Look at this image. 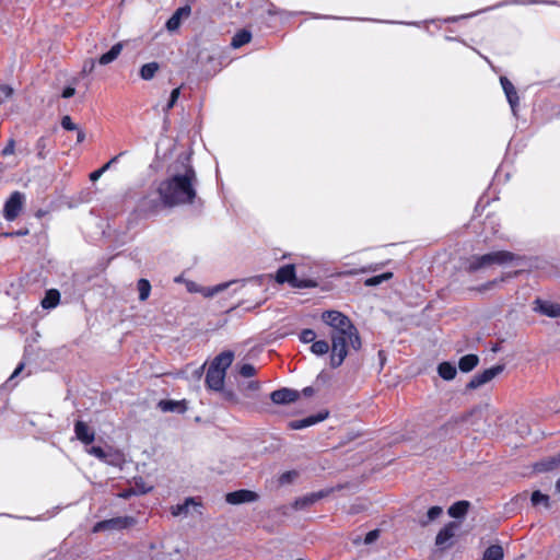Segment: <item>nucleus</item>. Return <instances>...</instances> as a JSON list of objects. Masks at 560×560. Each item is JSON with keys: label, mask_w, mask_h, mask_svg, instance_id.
<instances>
[{"label": "nucleus", "mask_w": 560, "mask_h": 560, "mask_svg": "<svg viewBox=\"0 0 560 560\" xmlns=\"http://www.w3.org/2000/svg\"><path fill=\"white\" fill-rule=\"evenodd\" d=\"M168 177L160 182L156 186V192L162 198L165 207H175L178 205L191 203L196 198V173L189 163V159L173 165L168 168Z\"/></svg>", "instance_id": "f257e3e1"}, {"label": "nucleus", "mask_w": 560, "mask_h": 560, "mask_svg": "<svg viewBox=\"0 0 560 560\" xmlns=\"http://www.w3.org/2000/svg\"><path fill=\"white\" fill-rule=\"evenodd\" d=\"M320 318L331 328V368H338L348 355V349L359 350L361 339L357 327L351 319L339 311H325Z\"/></svg>", "instance_id": "f03ea898"}, {"label": "nucleus", "mask_w": 560, "mask_h": 560, "mask_svg": "<svg viewBox=\"0 0 560 560\" xmlns=\"http://www.w3.org/2000/svg\"><path fill=\"white\" fill-rule=\"evenodd\" d=\"M516 259L517 256L508 250H497L485 255H474L467 259L466 270L468 272H476L480 269L490 268L493 265H508Z\"/></svg>", "instance_id": "7ed1b4c3"}, {"label": "nucleus", "mask_w": 560, "mask_h": 560, "mask_svg": "<svg viewBox=\"0 0 560 560\" xmlns=\"http://www.w3.org/2000/svg\"><path fill=\"white\" fill-rule=\"evenodd\" d=\"M136 524V520L132 516H117L109 520H104L94 524L92 532H117L129 528Z\"/></svg>", "instance_id": "20e7f679"}, {"label": "nucleus", "mask_w": 560, "mask_h": 560, "mask_svg": "<svg viewBox=\"0 0 560 560\" xmlns=\"http://www.w3.org/2000/svg\"><path fill=\"white\" fill-rule=\"evenodd\" d=\"M276 280L279 283L288 282L293 288H312L316 284L313 280H299L295 276L294 265L280 267L276 273Z\"/></svg>", "instance_id": "39448f33"}, {"label": "nucleus", "mask_w": 560, "mask_h": 560, "mask_svg": "<svg viewBox=\"0 0 560 560\" xmlns=\"http://www.w3.org/2000/svg\"><path fill=\"white\" fill-rule=\"evenodd\" d=\"M25 202V196L20 191L11 194L4 203L3 215L5 220L13 221L20 214Z\"/></svg>", "instance_id": "423d86ee"}, {"label": "nucleus", "mask_w": 560, "mask_h": 560, "mask_svg": "<svg viewBox=\"0 0 560 560\" xmlns=\"http://www.w3.org/2000/svg\"><path fill=\"white\" fill-rule=\"evenodd\" d=\"M503 370H504V365L498 364V365L491 366L489 369H486L481 373H477L476 375L472 376V378L467 384V388L476 389V388L489 383L495 376H498Z\"/></svg>", "instance_id": "0eeeda50"}, {"label": "nucleus", "mask_w": 560, "mask_h": 560, "mask_svg": "<svg viewBox=\"0 0 560 560\" xmlns=\"http://www.w3.org/2000/svg\"><path fill=\"white\" fill-rule=\"evenodd\" d=\"M245 282H246V280H243V281L233 280V281L223 282V283H220V284H217L213 287H198L196 283L190 282V283H188L187 288L190 292H199L205 298H212L234 284L242 283V285H244Z\"/></svg>", "instance_id": "6e6552de"}, {"label": "nucleus", "mask_w": 560, "mask_h": 560, "mask_svg": "<svg viewBox=\"0 0 560 560\" xmlns=\"http://www.w3.org/2000/svg\"><path fill=\"white\" fill-rule=\"evenodd\" d=\"M165 207L162 198L156 192V189L144 196L139 203L140 210L145 214H154L159 212L161 208Z\"/></svg>", "instance_id": "1a4fd4ad"}, {"label": "nucleus", "mask_w": 560, "mask_h": 560, "mask_svg": "<svg viewBox=\"0 0 560 560\" xmlns=\"http://www.w3.org/2000/svg\"><path fill=\"white\" fill-rule=\"evenodd\" d=\"M257 499L258 494L256 492L246 489L229 492L225 495V501L233 505L254 502Z\"/></svg>", "instance_id": "9d476101"}, {"label": "nucleus", "mask_w": 560, "mask_h": 560, "mask_svg": "<svg viewBox=\"0 0 560 560\" xmlns=\"http://www.w3.org/2000/svg\"><path fill=\"white\" fill-rule=\"evenodd\" d=\"M299 397L300 393L298 390L287 387L273 390L270 395V399L272 400V402L277 405H287L294 402L299 399Z\"/></svg>", "instance_id": "9b49d317"}, {"label": "nucleus", "mask_w": 560, "mask_h": 560, "mask_svg": "<svg viewBox=\"0 0 560 560\" xmlns=\"http://www.w3.org/2000/svg\"><path fill=\"white\" fill-rule=\"evenodd\" d=\"M225 373L222 370L210 368L206 374V384L209 389L221 390L224 385Z\"/></svg>", "instance_id": "f8f14e48"}, {"label": "nucleus", "mask_w": 560, "mask_h": 560, "mask_svg": "<svg viewBox=\"0 0 560 560\" xmlns=\"http://www.w3.org/2000/svg\"><path fill=\"white\" fill-rule=\"evenodd\" d=\"M190 7L184 5L178 8L173 15L166 22V28L170 32H175L182 25L183 20H186L190 15Z\"/></svg>", "instance_id": "ddd939ff"}, {"label": "nucleus", "mask_w": 560, "mask_h": 560, "mask_svg": "<svg viewBox=\"0 0 560 560\" xmlns=\"http://www.w3.org/2000/svg\"><path fill=\"white\" fill-rule=\"evenodd\" d=\"M500 82H501L502 89L505 93V96L508 98V102L511 106V109H512L513 114L516 115V108H517L518 101H520L517 91L514 88L513 83L508 78L501 77Z\"/></svg>", "instance_id": "4468645a"}, {"label": "nucleus", "mask_w": 560, "mask_h": 560, "mask_svg": "<svg viewBox=\"0 0 560 560\" xmlns=\"http://www.w3.org/2000/svg\"><path fill=\"white\" fill-rule=\"evenodd\" d=\"M75 438L82 443L89 445L95 439L94 431L83 421H77L74 424Z\"/></svg>", "instance_id": "2eb2a0df"}, {"label": "nucleus", "mask_w": 560, "mask_h": 560, "mask_svg": "<svg viewBox=\"0 0 560 560\" xmlns=\"http://www.w3.org/2000/svg\"><path fill=\"white\" fill-rule=\"evenodd\" d=\"M534 311L539 312L549 317H558L560 316V305L547 301H542L537 299L535 301Z\"/></svg>", "instance_id": "dca6fc26"}, {"label": "nucleus", "mask_w": 560, "mask_h": 560, "mask_svg": "<svg viewBox=\"0 0 560 560\" xmlns=\"http://www.w3.org/2000/svg\"><path fill=\"white\" fill-rule=\"evenodd\" d=\"M190 508L197 510L198 514H201L199 510L200 503L197 502L194 498H187L183 503L177 504L172 508V514L174 516H187L189 514Z\"/></svg>", "instance_id": "f3484780"}, {"label": "nucleus", "mask_w": 560, "mask_h": 560, "mask_svg": "<svg viewBox=\"0 0 560 560\" xmlns=\"http://www.w3.org/2000/svg\"><path fill=\"white\" fill-rule=\"evenodd\" d=\"M458 525L455 522H451L447 525H445L436 535L435 544L439 547L444 546L448 540H451L454 535L455 530L457 529Z\"/></svg>", "instance_id": "a211bd4d"}, {"label": "nucleus", "mask_w": 560, "mask_h": 560, "mask_svg": "<svg viewBox=\"0 0 560 560\" xmlns=\"http://www.w3.org/2000/svg\"><path fill=\"white\" fill-rule=\"evenodd\" d=\"M233 359V352L224 351L214 358V360L210 364V368L222 370V372L225 373L226 369L231 366Z\"/></svg>", "instance_id": "6ab92c4d"}, {"label": "nucleus", "mask_w": 560, "mask_h": 560, "mask_svg": "<svg viewBox=\"0 0 560 560\" xmlns=\"http://www.w3.org/2000/svg\"><path fill=\"white\" fill-rule=\"evenodd\" d=\"M560 466V454L548 457L535 464L534 468L536 471L544 472L550 471Z\"/></svg>", "instance_id": "aec40b11"}, {"label": "nucleus", "mask_w": 560, "mask_h": 560, "mask_svg": "<svg viewBox=\"0 0 560 560\" xmlns=\"http://www.w3.org/2000/svg\"><path fill=\"white\" fill-rule=\"evenodd\" d=\"M159 407L164 412H179L184 413L187 410L185 401H176V400H161L159 402Z\"/></svg>", "instance_id": "412c9836"}, {"label": "nucleus", "mask_w": 560, "mask_h": 560, "mask_svg": "<svg viewBox=\"0 0 560 560\" xmlns=\"http://www.w3.org/2000/svg\"><path fill=\"white\" fill-rule=\"evenodd\" d=\"M121 50H122V44L121 43L115 44L106 54H103L100 57V59H98L100 65L105 66V65L113 62L120 55Z\"/></svg>", "instance_id": "4be33fe9"}, {"label": "nucleus", "mask_w": 560, "mask_h": 560, "mask_svg": "<svg viewBox=\"0 0 560 560\" xmlns=\"http://www.w3.org/2000/svg\"><path fill=\"white\" fill-rule=\"evenodd\" d=\"M479 362V358L476 354H466L459 359L458 368L462 372H470L474 370Z\"/></svg>", "instance_id": "5701e85b"}, {"label": "nucleus", "mask_w": 560, "mask_h": 560, "mask_svg": "<svg viewBox=\"0 0 560 560\" xmlns=\"http://www.w3.org/2000/svg\"><path fill=\"white\" fill-rule=\"evenodd\" d=\"M503 558L504 551L502 546L491 545L485 550L481 560H503Z\"/></svg>", "instance_id": "b1692460"}, {"label": "nucleus", "mask_w": 560, "mask_h": 560, "mask_svg": "<svg viewBox=\"0 0 560 560\" xmlns=\"http://www.w3.org/2000/svg\"><path fill=\"white\" fill-rule=\"evenodd\" d=\"M439 375L445 381H452L456 376V368L450 362H442L438 366Z\"/></svg>", "instance_id": "393cba45"}, {"label": "nucleus", "mask_w": 560, "mask_h": 560, "mask_svg": "<svg viewBox=\"0 0 560 560\" xmlns=\"http://www.w3.org/2000/svg\"><path fill=\"white\" fill-rule=\"evenodd\" d=\"M325 419V416H319V417H307L305 419H301V420H294L292 422H290V428L293 429V430H301V429H304L306 427H310V425H313L322 420Z\"/></svg>", "instance_id": "a878e982"}, {"label": "nucleus", "mask_w": 560, "mask_h": 560, "mask_svg": "<svg viewBox=\"0 0 560 560\" xmlns=\"http://www.w3.org/2000/svg\"><path fill=\"white\" fill-rule=\"evenodd\" d=\"M468 508L469 502L458 501L450 506L448 514L455 518L463 517L467 513Z\"/></svg>", "instance_id": "bb28decb"}, {"label": "nucleus", "mask_w": 560, "mask_h": 560, "mask_svg": "<svg viewBox=\"0 0 560 560\" xmlns=\"http://www.w3.org/2000/svg\"><path fill=\"white\" fill-rule=\"evenodd\" d=\"M60 300V294L57 290L51 289L46 292L45 298L42 301V306L44 308H52L57 306Z\"/></svg>", "instance_id": "cd10ccee"}, {"label": "nucleus", "mask_w": 560, "mask_h": 560, "mask_svg": "<svg viewBox=\"0 0 560 560\" xmlns=\"http://www.w3.org/2000/svg\"><path fill=\"white\" fill-rule=\"evenodd\" d=\"M250 38H252V34L248 31L242 30L233 36L231 46L233 48H240L243 45L249 43Z\"/></svg>", "instance_id": "c85d7f7f"}, {"label": "nucleus", "mask_w": 560, "mask_h": 560, "mask_svg": "<svg viewBox=\"0 0 560 560\" xmlns=\"http://www.w3.org/2000/svg\"><path fill=\"white\" fill-rule=\"evenodd\" d=\"M159 63L153 61L145 63L140 69V77L143 80H151L159 70Z\"/></svg>", "instance_id": "c756f323"}, {"label": "nucleus", "mask_w": 560, "mask_h": 560, "mask_svg": "<svg viewBox=\"0 0 560 560\" xmlns=\"http://www.w3.org/2000/svg\"><path fill=\"white\" fill-rule=\"evenodd\" d=\"M312 353L316 355H324L329 351V343L326 340H317L312 342Z\"/></svg>", "instance_id": "7c9ffc66"}, {"label": "nucleus", "mask_w": 560, "mask_h": 560, "mask_svg": "<svg viewBox=\"0 0 560 560\" xmlns=\"http://www.w3.org/2000/svg\"><path fill=\"white\" fill-rule=\"evenodd\" d=\"M139 299L145 301L151 292V284L147 279H140L138 281Z\"/></svg>", "instance_id": "2f4dec72"}, {"label": "nucleus", "mask_w": 560, "mask_h": 560, "mask_svg": "<svg viewBox=\"0 0 560 560\" xmlns=\"http://www.w3.org/2000/svg\"><path fill=\"white\" fill-rule=\"evenodd\" d=\"M392 277H393L392 272H385V273H382L380 276H375V277H371V278L366 279L364 284L366 287H375V285H378V284H381L382 282H384L386 280H389Z\"/></svg>", "instance_id": "473e14b6"}, {"label": "nucleus", "mask_w": 560, "mask_h": 560, "mask_svg": "<svg viewBox=\"0 0 560 560\" xmlns=\"http://www.w3.org/2000/svg\"><path fill=\"white\" fill-rule=\"evenodd\" d=\"M320 495L317 494V493H312L310 495H306V497H303V498H300L295 501V508L296 509H303L310 504H313L314 502H316L317 499H319Z\"/></svg>", "instance_id": "72a5a7b5"}, {"label": "nucleus", "mask_w": 560, "mask_h": 560, "mask_svg": "<svg viewBox=\"0 0 560 560\" xmlns=\"http://www.w3.org/2000/svg\"><path fill=\"white\" fill-rule=\"evenodd\" d=\"M442 512H443V510L440 506H432V508H430L428 513H427V520L425 521H421V525L425 526L430 522L436 520L442 514Z\"/></svg>", "instance_id": "f704fd0d"}, {"label": "nucleus", "mask_w": 560, "mask_h": 560, "mask_svg": "<svg viewBox=\"0 0 560 560\" xmlns=\"http://www.w3.org/2000/svg\"><path fill=\"white\" fill-rule=\"evenodd\" d=\"M530 500L533 505L544 504L545 506H549V497L540 491H534Z\"/></svg>", "instance_id": "c9c22d12"}, {"label": "nucleus", "mask_w": 560, "mask_h": 560, "mask_svg": "<svg viewBox=\"0 0 560 560\" xmlns=\"http://www.w3.org/2000/svg\"><path fill=\"white\" fill-rule=\"evenodd\" d=\"M103 462L113 466H119L122 459L119 453L108 450L106 453V459H103Z\"/></svg>", "instance_id": "e433bc0d"}, {"label": "nucleus", "mask_w": 560, "mask_h": 560, "mask_svg": "<svg viewBox=\"0 0 560 560\" xmlns=\"http://www.w3.org/2000/svg\"><path fill=\"white\" fill-rule=\"evenodd\" d=\"M315 338H316V332L313 330V329H310V328H306V329H303L300 335H299V339L303 342V343H311V342H314L315 341Z\"/></svg>", "instance_id": "4c0bfd02"}, {"label": "nucleus", "mask_w": 560, "mask_h": 560, "mask_svg": "<svg viewBox=\"0 0 560 560\" xmlns=\"http://www.w3.org/2000/svg\"><path fill=\"white\" fill-rule=\"evenodd\" d=\"M179 94H180L179 88H176L171 92L170 100H168L167 104L165 105V107L163 108L164 113H168L174 107V105L176 104V102L179 97Z\"/></svg>", "instance_id": "58836bf2"}, {"label": "nucleus", "mask_w": 560, "mask_h": 560, "mask_svg": "<svg viewBox=\"0 0 560 560\" xmlns=\"http://www.w3.org/2000/svg\"><path fill=\"white\" fill-rule=\"evenodd\" d=\"M88 453L92 456H95L96 458L103 460V459H106V453L107 451L104 450L103 447L101 446H91L89 450H88Z\"/></svg>", "instance_id": "ea45409f"}, {"label": "nucleus", "mask_w": 560, "mask_h": 560, "mask_svg": "<svg viewBox=\"0 0 560 560\" xmlns=\"http://www.w3.org/2000/svg\"><path fill=\"white\" fill-rule=\"evenodd\" d=\"M240 374L244 377H252L256 374V369L252 364H243L240 369Z\"/></svg>", "instance_id": "a19ab883"}, {"label": "nucleus", "mask_w": 560, "mask_h": 560, "mask_svg": "<svg viewBox=\"0 0 560 560\" xmlns=\"http://www.w3.org/2000/svg\"><path fill=\"white\" fill-rule=\"evenodd\" d=\"M13 93L12 88L9 85H0V104L8 100Z\"/></svg>", "instance_id": "79ce46f5"}, {"label": "nucleus", "mask_w": 560, "mask_h": 560, "mask_svg": "<svg viewBox=\"0 0 560 560\" xmlns=\"http://www.w3.org/2000/svg\"><path fill=\"white\" fill-rule=\"evenodd\" d=\"M380 535H381L380 529H373V530L369 532V533L365 535L364 544H365V545L373 544L375 540H377V539H378Z\"/></svg>", "instance_id": "37998d69"}, {"label": "nucleus", "mask_w": 560, "mask_h": 560, "mask_svg": "<svg viewBox=\"0 0 560 560\" xmlns=\"http://www.w3.org/2000/svg\"><path fill=\"white\" fill-rule=\"evenodd\" d=\"M61 126L66 130H77V125L72 121L70 116L62 117Z\"/></svg>", "instance_id": "c03bdc74"}, {"label": "nucleus", "mask_w": 560, "mask_h": 560, "mask_svg": "<svg viewBox=\"0 0 560 560\" xmlns=\"http://www.w3.org/2000/svg\"><path fill=\"white\" fill-rule=\"evenodd\" d=\"M296 476L298 474L295 471H287L280 476L279 481L281 485H285L291 482Z\"/></svg>", "instance_id": "a18cd8bd"}, {"label": "nucleus", "mask_w": 560, "mask_h": 560, "mask_svg": "<svg viewBox=\"0 0 560 560\" xmlns=\"http://www.w3.org/2000/svg\"><path fill=\"white\" fill-rule=\"evenodd\" d=\"M75 93V90L74 88L72 86H67L63 91H62V97L63 98H70L74 95Z\"/></svg>", "instance_id": "49530a36"}, {"label": "nucleus", "mask_w": 560, "mask_h": 560, "mask_svg": "<svg viewBox=\"0 0 560 560\" xmlns=\"http://www.w3.org/2000/svg\"><path fill=\"white\" fill-rule=\"evenodd\" d=\"M37 149H38V154L40 156H44L43 155V150L46 148V139L45 138H39L38 141H37V144H36Z\"/></svg>", "instance_id": "de8ad7c7"}, {"label": "nucleus", "mask_w": 560, "mask_h": 560, "mask_svg": "<svg viewBox=\"0 0 560 560\" xmlns=\"http://www.w3.org/2000/svg\"><path fill=\"white\" fill-rule=\"evenodd\" d=\"M14 152V142L11 140L7 147L2 150L3 155H9Z\"/></svg>", "instance_id": "09e8293b"}, {"label": "nucleus", "mask_w": 560, "mask_h": 560, "mask_svg": "<svg viewBox=\"0 0 560 560\" xmlns=\"http://www.w3.org/2000/svg\"><path fill=\"white\" fill-rule=\"evenodd\" d=\"M102 174H103L102 170L98 168L90 174V179L93 182L97 180L102 176Z\"/></svg>", "instance_id": "8fccbe9b"}, {"label": "nucleus", "mask_w": 560, "mask_h": 560, "mask_svg": "<svg viewBox=\"0 0 560 560\" xmlns=\"http://www.w3.org/2000/svg\"><path fill=\"white\" fill-rule=\"evenodd\" d=\"M23 368H24L23 363L19 364L18 368L12 373L10 380H13L15 376H18L20 374V372L23 370Z\"/></svg>", "instance_id": "3c124183"}, {"label": "nucleus", "mask_w": 560, "mask_h": 560, "mask_svg": "<svg viewBox=\"0 0 560 560\" xmlns=\"http://www.w3.org/2000/svg\"><path fill=\"white\" fill-rule=\"evenodd\" d=\"M26 234H28V230H27V229H25V230H20V231H18V232H15V233H14V235H19V236H23V235H26ZM4 235H5V236H11V235H13V233H7V234H4Z\"/></svg>", "instance_id": "603ef678"}, {"label": "nucleus", "mask_w": 560, "mask_h": 560, "mask_svg": "<svg viewBox=\"0 0 560 560\" xmlns=\"http://www.w3.org/2000/svg\"><path fill=\"white\" fill-rule=\"evenodd\" d=\"M85 139V133L83 130H78V133H77V141L79 143L83 142Z\"/></svg>", "instance_id": "864d4df0"}, {"label": "nucleus", "mask_w": 560, "mask_h": 560, "mask_svg": "<svg viewBox=\"0 0 560 560\" xmlns=\"http://www.w3.org/2000/svg\"><path fill=\"white\" fill-rule=\"evenodd\" d=\"M248 389L250 390H257L259 388V383L256 381H252L248 383Z\"/></svg>", "instance_id": "5fc2aeb1"}, {"label": "nucleus", "mask_w": 560, "mask_h": 560, "mask_svg": "<svg viewBox=\"0 0 560 560\" xmlns=\"http://www.w3.org/2000/svg\"><path fill=\"white\" fill-rule=\"evenodd\" d=\"M497 283H498V281H497V280L490 281V282H488L487 284L482 285V288H481L480 290H481V291H483V290H489V289H491V288H492L494 284H497Z\"/></svg>", "instance_id": "6e6d98bb"}, {"label": "nucleus", "mask_w": 560, "mask_h": 560, "mask_svg": "<svg viewBox=\"0 0 560 560\" xmlns=\"http://www.w3.org/2000/svg\"><path fill=\"white\" fill-rule=\"evenodd\" d=\"M124 154V152L119 153L118 155H115L108 162L113 165L118 162L119 158Z\"/></svg>", "instance_id": "4d7b16f0"}, {"label": "nucleus", "mask_w": 560, "mask_h": 560, "mask_svg": "<svg viewBox=\"0 0 560 560\" xmlns=\"http://www.w3.org/2000/svg\"><path fill=\"white\" fill-rule=\"evenodd\" d=\"M303 393L308 396V395H312L313 394V388L312 387H306L303 389Z\"/></svg>", "instance_id": "13d9d810"}, {"label": "nucleus", "mask_w": 560, "mask_h": 560, "mask_svg": "<svg viewBox=\"0 0 560 560\" xmlns=\"http://www.w3.org/2000/svg\"><path fill=\"white\" fill-rule=\"evenodd\" d=\"M110 166H112V164H110L109 162H107L106 164H104V165L101 167V170H102V172L104 173V172H106Z\"/></svg>", "instance_id": "bf43d9fd"}, {"label": "nucleus", "mask_w": 560, "mask_h": 560, "mask_svg": "<svg viewBox=\"0 0 560 560\" xmlns=\"http://www.w3.org/2000/svg\"><path fill=\"white\" fill-rule=\"evenodd\" d=\"M203 370V365L196 370V376L200 377Z\"/></svg>", "instance_id": "052dcab7"}, {"label": "nucleus", "mask_w": 560, "mask_h": 560, "mask_svg": "<svg viewBox=\"0 0 560 560\" xmlns=\"http://www.w3.org/2000/svg\"><path fill=\"white\" fill-rule=\"evenodd\" d=\"M556 490L560 493V478L556 482Z\"/></svg>", "instance_id": "680f3d73"}, {"label": "nucleus", "mask_w": 560, "mask_h": 560, "mask_svg": "<svg viewBox=\"0 0 560 560\" xmlns=\"http://www.w3.org/2000/svg\"><path fill=\"white\" fill-rule=\"evenodd\" d=\"M225 397L229 398V399H233V394L229 392V393L225 394Z\"/></svg>", "instance_id": "e2e57ef3"}, {"label": "nucleus", "mask_w": 560, "mask_h": 560, "mask_svg": "<svg viewBox=\"0 0 560 560\" xmlns=\"http://www.w3.org/2000/svg\"><path fill=\"white\" fill-rule=\"evenodd\" d=\"M42 215H43V212L38 211L37 217H42Z\"/></svg>", "instance_id": "0e129e2a"}]
</instances>
